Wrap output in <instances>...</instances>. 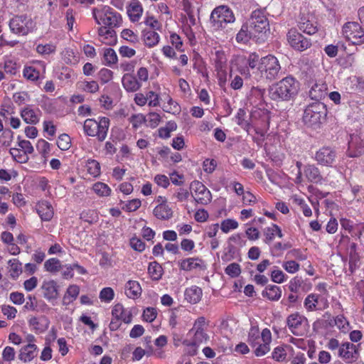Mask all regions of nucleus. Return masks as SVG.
I'll return each mask as SVG.
<instances>
[{"label":"nucleus","mask_w":364,"mask_h":364,"mask_svg":"<svg viewBox=\"0 0 364 364\" xmlns=\"http://www.w3.org/2000/svg\"><path fill=\"white\" fill-rule=\"evenodd\" d=\"M304 174L311 183H321L323 177L318 167L314 164H306L304 167Z\"/></svg>","instance_id":"nucleus-19"},{"label":"nucleus","mask_w":364,"mask_h":364,"mask_svg":"<svg viewBox=\"0 0 364 364\" xmlns=\"http://www.w3.org/2000/svg\"><path fill=\"white\" fill-rule=\"evenodd\" d=\"M148 273L153 280H159L163 274V268L158 262H152L149 264Z\"/></svg>","instance_id":"nucleus-37"},{"label":"nucleus","mask_w":364,"mask_h":364,"mask_svg":"<svg viewBox=\"0 0 364 364\" xmlns=\"http://www.w3.org/2000/svg\"><path fill=\"white\" fill-rule=\"evenodd\" d=\"M262 294L269 300L278 301L281 297L282 291L280 287L277 285H269L262 291Z\"/></svg>","instance_id":"nucleus-32"},{"label":"nucleus","mask_w":364,"mask_h":364,"mask_svg":"<svg viewBox=\"0 0 364 364\" xmlns=\"http://www.w3.org/2000/svg\"><path fill=\"white\" fill-rule=\"evenodd\" d=\"M18 146L22 149L23 152H24L26 155L28 154H32L34 151L33 147L31 143L27 140H20V137H18Z\"/></svg>","instance_id":"nucleus-58"},{"label":"nucleus","mask_w":364,"mask_h":364,"mask_svg":"<svg viewBox=\"0 0 364 364\" xmlns=\"http://www.w3.org/2000/svg\"><path fill=\"white\" fill-rule=\"evenodd\" d=\"M334 324L343 332H346L348 329L349 323L343 315L335 317Z\"/></svg>","instance_id":"nucleus-49"},{"label":"nucleus","mask_w":364,"mask_h":364,"mask_svg":"<svg viewBox=\"0 0 364 364\" xmlns=\"http://www.w3.org/2000/svg\"><path fill=\"white\" fill-rule=\"evenodd\" d=\"M92 189L95 193L101 197L108 196L111 193L110 188L107 184L102 182L95 183L93 185Z\"/></svg>","instance_id":"nucleus-40"},{"label":"nucleus","mask_w":364,"mask_h":364,"mask_svg":"<svg viewBox=\"0 0 364 364\" xmlns=\"http://www.w3.org/2000/svg\"><path fill=\"white\" fill-rule=\"evenodd\" d=\"M264 89L258 87H252L249 94V100L253 105L257 106L263 100Z\"/></svg>","instance_id":"nucleus-33"},{"label":"nucleus","mask_w":364,"mask_h":364,"mask_svg":"<svg viewBox=\"0 0 364 364\" xmlns=\"http://www.w3.org/2000/svg\"><path fill=\"white\" fill-rule=\"evenodd\" d=\"M248 343L255 347L260 342V333L257 326H252L248 333Z\"/></svg>","instance_id":"nucleus-39"},{"label":"nucleus","mask_w":364,"mask_h":364,"mask_svg":"<svg viewBox=\"0 0 364 364\" xmlns=\"http://www.w3.org/2000/svg\"><path fill=\"white\" fill-rule=\"evenodd\" d=\"M9 266L10 276L13 279H16L22 273V264L17 259H12L8 262Z\"/></svg>","instance_id":"nucleus-38"},{"label":"nucleus","mask_w":364,"mask_h":364,"mask_svg":"<svg viewBox=\"0 0 364 364\" xmlns=\"http://www.w3.org/2000/svg\"><path fill=\"white\" fill-rule=\"evenodd\" d=\"M142 33L144 42L148 47H153L159 43V36L154 31L145 29Z\"/></svg>","instance_id":"nucleus-35"},{"label":"nucleus","mask_w":364,"mask_h":364,"mask_svg":"<svg viewBox=\"0 0 364 364\" xmlns=\"http://www.w3.org/2000/svg\"><path fill=\"white\" fill-rule=\"evenodd\" d=\"M37 212L41 218L45 221H49L53 216V210L50 203L48 201H41L37 205Z\"/></svg>","instance_id":"nucleus-25"},{"label":"nucleus","mask_w":364,"mask_h":364,"mask_svg":"<svg viewBox=\"0 0 364 364\" xmlns=\"http://www.w3.org/2000/svg\"><path fill=\"white\" fill-rule=\"evenodd\" d=\"M23 76L30 80H36L39 77V72L33 67H27L23 70Z\"/></svg>","instance_id":"nucleus-54"},{"label":"nucleus","mask_w":364,"mask_h":364,"mask_svg":"<svg viewBox=\"0 0 364 364\" xmlns=\"http://www.w3.org/2000/svg\"><path fill=\"white\" fill-rule=\"evenodd\" d=\"M269 117L267 114L264 113L261 119V124H255L253 127L255 132L262 137L261 139L253 137V140L258 144H259L260 142L263 141V138L264 137L266 132L269 129Z\"/></svg>","instance_id":"nucleus-20"},{"label":"nucleus","mask_w":364,"mask_h":364,"mask_svg":"<svg viewBox=\"0 0 364 364\" xmlns=\"http://www.w3.org/2000/svg\"><path fill=\"white\" fill-rule=\"evenodd\" d=\"M190 189L194 200L197 203L201 205H208L212 200V194L210 191L205 187L204 184L198 181H193L190 186Z\"/></svg>","instance_id":"nucleus-10"},{"label":"nucleus","mask_w":364,"mask_h":364,"mask_svg":"<svg viewBox=\"0 0 364 364\" xmlns=\"http://www.w3.org/2000/svg\"><path fill=\"white\" fill-rule=\"evenodd\" d=\"M156 311L154 308H146L143 312V318L147 322H152L156 317Z\"/></svg>","instance_id":"nucleus-57"},{"label":"nucleus","mask_w":364,"mask_h":364,"mask_svg":"<svg viewBox=\"0 0 364 364\" xmlns=\"http://www.w3.org/2000/svg\"><path fill=\"white\" fill-rule=\"evenodd\" d=\"M252 38H257L252 33V31L246 23H243L240 30L236 35L237 43H247Z\"/></svg>","instance_id":"nucleus-30"},{"label":"nucleus","mask_w":364,"mask_h":364,"mask_svg":"<svg viewBox=\"0 0 364 364\" xmlns=\"http://www.w3.org/2000/svg\"><path fill=\"white\" fill-rule=\"evenodd\" d=\"M122 82L124 89L131 92L137 91L141 86V82L134 75L129 73L123 75Z\"/></svg>","instance_id":"nucleus-22"},{"label":"nucleus","mask_w":364,"mask_h":364,"mask_svg":"<svg viewBox=\"0 0 364 364\" xmlns=\"http://www.w3.org/2000/svg\"><path fill=\"white\" fill-rule=\"evenodd\" d=\"M131 247L136 251L142 252L145 249V243L137 237H132L130 240Z\"/></svg>","instance_id":"nucleus-61"},{"label":"nucleus","mask_w":364,"mask_h":364,"mask_svg":"<svg viewBox=\"0 0 364 364\" xmlns=\"http://www.w3.org/2000/svg\"><path fill=\"white\" fill-rule=\"evenodd\" d=\"M80 289L77 285H70L63 298V304L68 305L75 300L78 296Z\"/></svg>","instance_id":"nucleus-36"},{"label":"nucleus","mask_w":364,"mask_h":364,"mask_svg":"<svg viewBox=\"0 0 364 364\" xmlns=\"http://www.w3.org/2000/svg\"><path fill=\"white\" fill-rule=\"evenodd\" d=\"M112 316L124 321L125 323L132 322V314L130 311L125 309L121 304H117L112 310Z\"/></svg>","instance_id":"nucleus-21"},{"label":"nucleus","mask_w":364,"mask_h":364,"mask_svg":"<svg viewBox=\"0 0 364 364\" xmlns=\"http://www.w3.org/2000/svg\"><path fill=\"white\" fill-rule=\"evenodd\" d=\"M143 12V9L141 4L137 1H133L130 5L129 8L127 11L128 15L130 18V20L132 22H136L139 21Z\"/></svg>","instance_id":"nucleus-31"},{"label":"nucleus","mask_w":364,"mask_h":364,"mask_svg":"<svg viewBox=\"0 0 364 364\" xmlns=\"http://www.w3.org/2000/svg\"><path fill=\"white\" fill-rule=\"evenodd\" d=\"M346 238L348 240L346 250L349 256V270L353 273L358 267L360 256L357 251V244L354 242L350 241V239L348 237H346Z\"/></svg>","instance_id":"nucleus-16"},{"label":"nucleus","mask_w":364,"mask_h":364,"mask_svg":"<svg viewBox=\"0 0 364 364\" xmlns=\"http://www.w3.org/2000/svg\"><path fill=\"white\" fill-rule=\"evenodd\" d=\"M306 321V317L298 312H295L287 318V326L294 335L299 336L301 335V326Z\"/></svg>","instance_id":"nucleus-15"},{"label":"nucleus","mask_w":364,"mask_h":364,"mask_svg":"<svg viewBox=\"0 0 364 364\" xmlns=\"http://www.w3.org/2000/svg\"><path fill=\"white\" fill-rule=\"evenodd\" d=\"M287 353L283 347L278 346L272 352V358L277 361L281 362L285 360Z\"/></svg>","instance_id":"nucleus-56"},{"label":"nucleus","mask_w":364,"mask_h":364,"mask_svg":"<svg viewBox=\"0 0 364 364\" xmlns=\"http://www.w3.org/2000/svg\"><path fill=\"white\" fill-rule=\"evenodd\" d=\"M141 204L139 199H133L129 200L125 206L123 207V209L129 212L135 211L141 206Z\"/></svg>","instance_id":"nucleus-63"},{"label":"nucleus","mask_w":364,"mask_h":364,"mask_svg":"<svg viewBox=\"0 0 364 364\" xmlns=\"http://www.w3.org/2000/svg\"><path fill=\"white\" fill-rule=\"evenodd\" d=\"M125 294L131 299L139 297L141 294V288L136 281L129 280L125 285Z\"/></svg>","instance_id":"nucleus-29"},{"label":"nucleus","mask_w":364,"mask_h":364,"mask_svg":"<svg viewBox=\"0 0 364 364\" xmlns=\"http://www.w3.org/2000/svg\"><path fill=\"white\" fill-rule=\"evenodd\" d=\"M250 28L258 39H264L269 32V23L263 9H258L253 11L246 22Z\"/></svg>","instance_id":"nucleus-2"},{"label":"nucleus","mask_w":364,"mask_h":364,"mask_svg":"<svg viewBox=\"0 0 364 364\" xmlns=\"http://www.w3.org/2000/svg\"><path fill=\"white\" fill-rule=\"evenodd\" d=\"M191 335L193 336V338L188 344L191 348V350H190L189 353L192 355H195L196 353V347L200 344L206 342L208 339V336L205 332L203 328L195 329Z\"/></svg>","instance_id":"nucleus-17"},{"label":"nucleus","mask_w":364,"mask_h":364,"mask_svg":"<svg viewBox=\"0 0 364 364\" xmlns=\"http://www.w3.org/2000/svg\"><path fill=\"white\" fill-rule=\"evenodd\" d=\"M232 11L225 6L216 7L211 13L210 23L215 30L225 28V25L235 21Z\"/></svg>","instance_id":"nucleus-7"},{"label":"nucleus","mask_w":364,"mask_h":364,"mask_svg":"<svg viewBox=\"0 0 364 364\" xmlns=\"http://www.w3.org/2000/svg\"><path fill=\"white\" fill-rule=\"evenodd\" d=\"M55 46L48 43V44H38L36 46V51L41 55H50L55 51Z\"/></svg>","instance_id":"nucleus-48"},{"label":"nucleus","mask_w":364,"mask_h":364,"mask_svg":"<svg viewBox=\"0 0 364 364\" xmlns=\"http://www.w3.org/2000/svg\"><path fill=\"white\" fill-rule=\"evenodd\" d=\"M114 293L112 288L105 287L103 288L100 293V299L102 301L109 302L114 298Z\"/></svg>","instance_id":"nucleus-52"},{"label":"nucleus","mask_w":364,"mask_h":364,"mask_svg":"<svg viewBox=\"0 0 364 364\" xmlns=\"http://www.w3.org/2000/svg\"><path fill=\"white\" fill-rule=\"evenodd\" d=\"M343 34L353 44L364 43V29L357 22H347L343 26Z\"/></svg>","instance_id":"nucleus-9"},{"label":"nucleus","mask_w":364,"mask_h":364,"mask_svg":"<svg viewBox=\"0 0 364 364\" xmlns=\"http://www.w3.org/2000/svg\"><path fill=\"white\" fill-rule=\"evenodd\" d=\"M257 69L262 77L272 80L278 77L281 66L275 56L268 55L260 59Z\"/></svg>","instance_id":"nucleus-6"},{"label":"nucleus","mask_w":364,"mask_h":364,"mask_svg":"<svg viewBox=\"0 0 364 364\" xmlns=\"http://www.w3.org/2000/svg\"><path fill=\"white\" fill-rule=\"evenodd\" d=\"M58 287L56 282L54 280L44 281L41 287L43 297L53 304L58 298Z\"/></svg>","instance_id":"nucleus-14"},{"label":"nucleus","mask_w":364,"mask_h":364,"mask_svg":"<svg viewBox=\"0 0 364 364\" xmlns=\"http://www.w3.org/2000/svg\"><path fill=\"white\" fill-rule=\"evenodd\" d=\"M364 154V141L357 137L349 142V157H359Z\"/></svg>","instance_id":"nucleus-23"},{"label":"nucleus","mask_w":364,"mask_h":364,"mask_svg":"<svg viewBox=\"0 0 364 364\" xmlns=\"http://www.w3.org/2000/svg\"><path fill=\"white\" fill-rule=\"evenodd\" d=\"M287 40L291 46L295 50L303 51L311 45L310 38L304 37L296 29H290L287 33Z\"/></svg>","instance_id":"nucleus-12"},{"label":"nucleus","mask_w":364,"mask_h":364,"mask_svg":"<svg viewBox=\"0 0 364 364\" xmlns=\"http://www.w3.org/2000/svg\"><path fill=\"white\" fill-rule=\"evenodd\" d=\"M225 272L231 277H236L241 272L240 267L237 263H231L227 266Z\"/></svg>","instance_id":"nucleus-51"},{"label":"nucleus","mask_w":364,"mask_h":364,"mask_svg":"<svg viewBox=\"0 0 364 364\" xmlns=\"http://www.w3.org/2000/svg\"><path fill=\"white\" fill-rule=\"evenodd\" d=\"M129 120L133 127L137 128L146 122V117L142 114H134L130 117Z\"/></svg>","instance_id":"nucleus-62"},{"label":"nucleus","mask_w":364,"mask_h":364,"mask_svg":"<svg viewBox=\"0 0 364 364\" xmlns=\"http://www.w3.org/2000/svg\"><path fill=\"white\" fill-rule=\"evenodd\" d=\"M327 114L326 105L319 101L309 105L304 112L303 122L308 127H318Z\"/></svg>","instance_id":"nucleus-3"},{"label":"nucleus","mask_w":364,"mask_h":364,"mask_svg":"<svg viewBox=\"0 0 364 364\" xmlns=\"http://www.w3.org/2000/svg\"><path fill=\"white\" fill-rule=\"evenodd\" d=\"M122 37L131 43H136L138 41L137 36L130 29H124L121 33Z\"/></svg>","instance_id":"nucleus-59"},{"label":"nucleus","mask_w":364,"mask_h":364,"mask_svg":"<svg viewBox=\"0 0 364 364\" xmlns=\"http://www.w3.org/2000/svg\"><path fill=\"white\" fill-rule=\"evenodd\" d=\"M57 145L59 149L63 151H66L69 149L70 147V138L66 134H60L58 136V139L57 141Z\"/></svg>","instance_id":"nucleus-47"},{"label":"nucleus","mask_w":364,"mask_h":364,"mask_svg":"<svg viewBox=\"0 0 364 364\" xmlns=\"http://www.w3.org/2000/svg\"><path fill=\"white\" fill-rule=\"evenodd\" d=\"M9 27L14 33L26 36L33 30L35 23L29 16L20 15L10 20Z\"/></svg>","instance_id":"nucleus-8"},{"label":"nucleus","mask_w":364,"mask_h":364,"mask_svg":"<svg viewBox=\"0 0 364 364\" xmlns=\"http://www.w3.org/2000/svg\"><path fill=\"white\" fill-rule=\"evenodd\" d=\"M92 16L97 24H103L109 28L117 27L122 22L121 15L109 6H103L101 9L93 8Z\"/></svg>","instance_id":"nucleus-4"},{"label":"nucleus","mask_w":364,"mask_h":364,"mask_svg":"<svg viewBox=\"0 0 364 364\" xmlns=\"http://www.w3.org/2000/svg\"><path fill=\"white\" fill-rule=\"evenodd\" d=\"M13 99L16 104L21 105L22 104H24L27 100H28L29 96L28 93L26 92H20L14 94Z\"/></svg>","instance_id":"nucleus-60"},{"label":"nucleus","mask_w":364,"mask_h":364,"mask_svg":"<svg viewBox=\"0 0 364 364\" xmlns=\"http://www.w3.org/2000/svg\"><path fill=\"white\" fill-rule=\"evenodd\" d=\"M337 157L336 151L331 146H323L315 154L317 163L324 166H332Z\"/></svg>","instance_id":"nucleus-13"},{"label":"nucleus","mask_w":364,"mask_h":364,"mask_svg":"<svg viewBox=\"0 0 364 364\" xmlns=\"http://www.w3.org/2000/svg\"><path fill=\"white\" fill-rule=\"evenodd\" d=\"M105 64L108 66L116 64L117 62V55L116 52L111 48H106L103 53Z\"/></svg>","instance_id":"nucleus-41"},{"label":"nucleus","mask_w":364,"mask_h":364,"mask_svg":"<svg viewBox=\"0 0 364 364\" xmlns=\"http://www.w3.org/2000/svg\"><path fill=\"white\" fill-rule=\"evenodd\" d=\"M98 75L102 83L105 84L112 79L113 72L107 68H102L100 70Z\"/></svg>","instance_id":"nucleus-55"},{"label":"nucleus","mask_w":364,"mask_h":364,"mask_svg":"<svg viewBox=\"0 0 364 364\" xmlns=\"http://www.w3.org/2000/svg\"><path fill=\"white\" fill-rule=\"evenodd\" d=\"M9 153L12 156L14 160L18 163H25L28 159L27 155L19 149L11 148Z\"/></svg>","instance_id":"nucleus-44"},{"label":"nucleus","mask_w":364,"mask_h":364,"mask_svg":"<svg viewBox=\"0 0 364 364\" xmlns=\"http://www.w3.org/2000/svg\"><path fill=\"white\" fill-rule=\"evenodd\" d=\"M360 344L355 345L350 342L343 343L338 350V356L347 363L356 362L359 357Z\"/></svg>","instance_id":"nucleus-11"},{"label":"nucleus","mask_w":364,"mask_h":364,"mask_svg":"<svg viewBox=\"0 0 364 364\" xmlns=\"http://www.w3.org/2000/svg\"><path fill=\"white\" fill-rule=\"evenodd\" d=\"M318 302V296L314 294H311L305 299L304 306L308 311H312L316 310Z\"/></svg>","instance_id":"nucleus-43"},{"label":"nucleus","mask_w":364,"mask_h":364,"mask_svg":"<svg viewBox=\"0 0 364 364\" xmlns=\"http://www.w3.org/2000/svg\"><path fill=\"white\" fill-rule=\"evenodd\" d=\"M153 213L156 218L160 220H168L173 216L171 208L166 203L156 205L153 210Z\"/></svg>","instance_id":"nucleus-27"},{"label":"nucleus","mask_w":364,"mask_h":364,"mask_svg":"<svg viewBox=\"0 0 364 364\" xmlns=\"http://www.w3.org/2000/svg\"><path fill=\"white\" fill-rule=\"evenodd\" d=\"M60 262L57 258H50L44 263V268L50 272H57L60 269Z\"/></svg>","instance_id":"nucleus-42"},{"label":"nucleus","mask_w":364,"mask_h":364,"mask_svg":"<svg viewBox=\"0 0 364 364\" xmlns=\"http://www.w3.org/2000/svg\"><path fill=\"white\" fill-rule=\"evenodd\" d=\"M203 291L201 288L197 286H192L185 291V299L191 304L198 303L202 297Z\"/></svg>","instance_id":"nucleus-26"},{"label":"nucleus","mask_w":364,"mask_h":364,"mask_svg":"<svg viewBox=\"0 0 364 364\" xmlns=\"http://www.w3.org/2000/svg\"><path fill=\"white\" fill-rule=\"evenodd\" d=\"M88 173L94 177H97L100 173V163L95 160H90L87 164Z\"/></svg>","instance_id":"nucleus-46"},{"label":"nucleus","mask_w":364,"mask_h":364,"mask_svg":"<svg viewBox=\"0 0 364 364\" xmlns=\"http://www.w3.org/2000/svg\"><path fill=\"white\" fill-rule=\"evenodd\" d=\"M2 358L5 361L10 362L15 358V350L14 348L6 346L2 353Z\"/></svg>","instance_id":"nucleus-64"},{"label":"nucleus","mask_w":364,"mask_h":364,"mask_svg":"<svg viewBox=\"0 0 364 364\" xmlns=\"http://www.w3.org/2000/svg\"><path fill=\"white\" fill-rule=\"evenodd\" d=\"M299 27L300 31L309 35L314 34L317 31L316 26H314V23L309 20L300 22Z\"/></svg>","instance_id":"nucleus-45"},{"label":"nucleus","mask_w":364,"mask_h":364,"mask_svg":"<svg viewBox=\"0 0 364 364\" xmlns=\"http://www.w3.org/2000/svg\"><path fill=\"white\" fill-rule=\"evenodd\" d=\"M28 323L37 333H43L46 331L50 324V321L46 316L40 318L32 317L29 319Z\"/></svg>","instance_id":"nucleus-24"},{"label":"nucleus","mask_w":364,"mask_h":364,"mask_svg":"<svg viewBox=\"0 0 364 364\" xmlns=\"http://www.w3.org/2000/svg\"><path fill=\"white\" fill-rule=\"evenodd\" d=\"M21 115L24 122L27 124H36L39 121L36 112L29 106L25 107L21 111Z\"/></svg>","instance_id":"nucleus-34"},{"label":"nucleus","mask_w":364,"mask_h":364,"mask_svg":"<svg viewBox=\"0 0 364 364\" xmlns=\"http://www.w3.org/2000/svg\"><path fill=\"white\" fill-rule=\"evenodd\" d=\"M238 227V223L236 220L232 219H226L221 223L220 228L223 232H228L230 230L236 229Z\"/></svg>","instance_id":"nucleus-50"},{"label":"nucleus","mask_w":364,"mask_h":364,"mask_svg":"<svg viewBox=\"0 0 364 364\" xmlns=\"http://www.w3.org/2000/svg\"><path fill=\"white\" fill-rule=\"evenodd\" d=\"M299 90V82L293 77L288 76L272 85L268 90V94L272 100L289 101L298 94Z\"/></svg>","instance_id":"nucleus-1"},{"label":"nucleus","mask_w":364,"mask_h":364,"mask_svg":"<svg viewBox=\"0 0 364 364\" xmlns=\"http://www.w3.org/2000/svg\"><path fill=\"white\" fill-rule=\"evenodd\" d=\"M178 267L181 270L190 272L194 269L204 267L203 261L199 257H188L178 262Z\"/></svg>","instance_id":"nucleus-18"},{"label":"nucleus","mask_w":364,"mask_h":364,"mask_svg":"<svg viewBox=\"0 0 364 364\" xmlns=\"http://www.w3.org/2000/svg\"><path fill=\"white\" fill-rule=\"evenodd\" d=\"M37 355V346L33 343H28L21 348L18 355L19 359L23 362L31 361Z\"/></svg>","instance_id":"nucleus-28"},{"label":"nucleus","mask_w":364,"mask_h":364,"mask_svg":"<svg viewBox=\"0 0 364 364\" xmlns=\"http://www.w3.org/2000/svg\"><path fill=\"white\" fill-rule=\"evenodd\" d=\"M282 267L287 272L291 274H294L299 269V264L294 260L284 262Z\"/></svg>","instance_id":"nucleus-53"},{"label":"nucleus","mask_w":364,"mask_h":364,"mask_svg":"<svg viewBox=\"0 0 364 364\" xmlns=\"http://www.w3.org/2000/svg\"><path fill=\"white\" fill-rule=\"evenodd\" d=\"M109 126V119L101 117L99 122L93 119H87L84 122V131L90 136H97L98 140L102 141L105 139Z\"/></svg>","instance_id":"nucleus-5"}]
</instances>
